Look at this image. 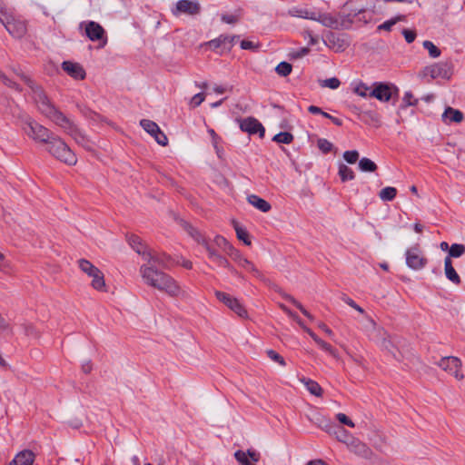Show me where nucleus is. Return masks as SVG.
<instances>
[{
	"label": "nucleus",
	"mask_w": 465,
	"mask_h": 465,
	"mask_svg": "<svg viewBox=\"0 0 465 465\" xmlns=\"http://www.w3.org/2000/svg\"><path fill=\"white\" fill-rule=\"evenodd\" d=\"M215 296L220 302L229 307L239 317L244 319L248 318V312L246 309L236 298L220 291L215 292Z\"/></svg>",
	"instance_id": "obj_11"
},
{
	"label": "nucleus",
	"mask_w": 465,
	"mask_h": 465,
	"mask_svg": "<svg viewBox=\"0 0 465 465\" xmlns=\"http://www.w3.org/2000/svg\"><path fill=\"white\" fill-rule=\"evenodd\" d=\"M140 124L143 128V130L149 134H151L153 137L161 130L156 123L148 119H143L140 122Z\"/></svg>",
	"instance_id": "obj_28"
},
{
	"label": "nucleus",
	"mask_w": 465,
	"mask_h": 465,
	"mask_svg": "<svg viewBox=\"0 0 465 465\" xmlns=\"http://www.w3.org/2000/svg\"><path fill=\"white\" fill-rule=\"evenodd\" d=\"M371 88L363 83H359L353 88V92L361 97L370 96Z\"/></svg>",
	"instance_id": "obj_42"
},
{
	"label": "nucleus",
	"mask_w": 465,
	"mask_h": 465,
	"mask_svg": "<svg viewBox=\"0 0 465 465\" xmlns=\"http://www.w3.org/2000/svg\"><path fill=\"white\" fill-rule=\"evenodd\" d=\"M234 229L237 234V238L240 241H242L246 245H251V241L249 240V234L247 231L240 227L236 223H234Z\"/></svg>",
	"instance_id": "obj_40"
},
{
	"label": "nucleus",
	"mask_w": 465,
	"mask_h": 465,
	"mask_svg": "<svg viewBox=\"0 0 465 465\" xmlns=\"http://www.w3.org/2000/svg\"><path fill=\"white\" fill-rule=\"evenodd\" d=\"M23 129L28 137L42 144H45L54 134L49 129L32 119L25 122Z\"/></svg>",
	"instance_id": "obj_6"
},
{
	"label": "nucleus",
	"mask_w": 465,
	"mask_h": 465,
	"mask_svg": "<svg viewBox=\"0 0 465 465\" xmlns=\"http://www.w3.org/2000/svg\"><path fill=\"white\" fill-rule=\"evenodd\" d=\"M240 128L249 134H258L261 138L264 136L265 129L262 124L253 117H247L240 121Z\"/></svg>",
	"instance_id": "obj_14"
},
{
	"label": "nucleus",
	"mask_w": 465,
	"mask_h": 465,
	"mask_svg": "<svg viewBox=\"0 0 465 465\" xmlns=\"http://www.w3.org/2000/svg\"><path fill=\"white\" fill-rule=\"evenodd\" d=\"M19 76L29 85L34 92V100L38 111L69 134L79 145L87 150L92 149V143L77 125L62 113L47 97L40 86L35 84L27 75L19 74Z\"/></svg>",
	"instance_id": "obj_1"
},
{
	"label": "nucleus",
	"mask_w": 465,
	"mask_h": 465,
	"mask_svg": "<svg viewBox=\"0 0 465 465\" xmlns=\"http://www.w3.org/2000/svg\"><path fill=\"white\" fill-rule=\"evenodd\" d=\"M203 246L208 253V258L214 263H216L220 267H223L226 269H232V266L228 260L219 254L215 248L212 246L207 240H203Z\"/></svg>",
	"instance_id": "obj_16"
},
{
	"label": "nucleus",
	"mask_w": 465,
	"mask_h": 465,
	"mask_svg": "<svg viewBox=\"0 0 465 465\" xmlns=\"http://www.w3.org/2000/svg\"><path fill=\"white\" fill-rule=\"evenodd\" d=\"M45 145L46 151L55 159L68 165L76 164L75 153L60 136L54 134Z\"/></svg>",
	"instance_id": "obj_3"
},
{
	"label": "nucleus",
	"mask_w": 465,
	"mask_h": 465,
	"mask_svg": "<svg viewBox=\"0 0 465 465\" xmlns=\"http://www.w3.org/2000/svg\"><path fill=\"white\" fill-rule=\"evenodd\" d=\"M155 284L153 288L164 292L172 297H177L183 294V291L177 282L164 272L160 275Z\"/></svg>",
	"instance_id": "obj_7"
},
{
	"label": "nucleus",
	"mask_w": 465,
	"mask_h": 465,
	"mask_svg": "<svg viewBox=\"0 0 465 465\" xmlns=\"http://www.w3.org/2000/svg\"><path fill=\"white\" fill-rule=\"evenodd\" d=\"M229 256L232 257V259L237 262L238 264L241 262L242 260H243L245 257L233 246L229 248V251L226 252Z\"/></svg>",
	"instance_id": "obj_48"
},
{
	"label": "nucleus",
	"mask_w": 465,
	"mask_h": 465,
	"mask_svg": "<svg viewBox=\"0 0 465 465\" xmlns=\"http://www.w3.org/2000/svg\"><path fill=\"white\" fill-rule=\"evenodd\" d=\"M313 422L320 429L325 430L326 432H328L330 434H333V430H334L335 426L330 419H327L326 417L322 416V415H318L313 420Z\"/></svg>",
	"instance_id": "obj_25"
},
{
	"label": "nucleus",
	"mask_w": 465,
	"mask_h": 465,
	"mask_svg": "<svg viewBox=\"0 0 465 465\" xmlns=\"http://www.w3.org/2000/svg\"><path fill=\"white\" fill-rule=\"evenodd\" d=\"M24 328H25V332L26 335L33 336L35 338L40 337L39 331L36 330V328L34 325L25 324Z\"/></svg>",
	"instance_id": "obj_58"
},
{
	"label": "nucleus",
	"mask_w": 465,
	"mask_h": 465,
	"mask_svg": "<svg viewBox=\"0 0 465 465\" xmlns=\"http://www.w3.org/2000/svg\"><path fill=\"white\" fill-rule=\"evenodd\" d=\"M234 458L241 465H255L260 460V454L252 450H237L234 453Z\"/></svg>",
	"instance_id": "obj_17"
},
{
	"label": "nucleus",
	"mask_w": 465,
	"mask_h": 465,
	"mask_svg": "<svg viewBox=\"0 0 465 465\" xmlns=\"http://www.w3.org/2000/svg\"><path fill=\"white\" fill-rule=\"evenodd\" d=\"M444 273L446 278L453 284L459 285L461 282L460 277L454 269L452 261L450 257H445L444 259Z\"/></svg>",
	"instance_id": "obj_23"
},
{
	"label": "nucleus",
	"mask_w": 465,
	"mask_h": 465,
	"mask_svg": "<svg viewBox=\"0 0 465 465\" xmlns=\"http://www.w3.org/2000/svg\"><path fill=\"white\" fill-rule=\"evenodd\" d=\"M238 265L241 266L242 268L247 270L248 272H252L258 278H260L262 276L261 272L247 258H244L243 260H242Z\"/></svg>",
	"instance_id": "obj_36"
},
{
	"label": "nucleus",
	"mask_w": 465,
	"mask_h": 465,
	"mask_svg": "<svg viewBox=\"0 0 465 465\" xmlns=\"http://www.w3.org/2000/svg\"><path fill=\"white\" fill-rule=\"evenodd\" d=\"M204 99H205V94L203 93L196 94L190 100L189 105L192 108H195V107L199 106L204 101Z\"/></svg>",
	"instance_id": "obj_53"
},
{
	"label": "nucleus",
	"mask_w": 465,
	"mask_h": 465,
	"mask_svg": "<svg viewBox=\"0 0 465 465\" xmlns=\"http://www.w3.org/2000/svg\"><path fill=\"white\" fill-rule=\"evenodd\" d=\"M283 297L290 301L292 304H294L302 312L303 315L312 320V316L311 315V313L292 296L284 294Z\"/></svg>",
	"instance_id": "obj_44"
},
{
	"label": "nucleus",
	"mask_w": 465,
	"mask_h": 465,
	"mask_svg": "<svg viewBox=\"0 0 465 465\" xmlns=\"http://www.w3.org/2000/svg\"><path fill=\"white\" fill-rule=\"evenodd\" d=\"M439 366L445 371L452 375L457 381H462L464 374L461 371V361L454 356H449L442 358Z\"/></svg>",
	"instance_id": "obj_9"
},
{
	"label": "nucleus",
	"mask_w": 465,
	"mask_h": 465,
	"mask_svg": "<svg viewBox=\"0 0 465 465\" xmlns=\"http://www.w3.org/2000/svg\"><path fill=\"white\" fill-rule=\"evenodd\" d=\"M405 255L406 264L412 270H421L428 262L427 258L422 254V252L418 246L407 249Z\"/></svg>",
	"instance_id": "obj_10"
},
{
	"label": "nucleus",
	"mask_w": 465,
	"mask_h": 465,
	"mask_svg": "<svg viewBox=\"0 0 465 465\" xmlns=\"http://www.w3.org/2000/svg\"><path fill=\"white\" fill-rule=\"evenodd\" d=\"M424 75H429L432 79L449 77V72L446 64H434L424 68Z\"/></svg>",
	"instance_id": "obj_20"
},
{
	"label": "nucleus",
	"mask_w": 465,
	"mask_h": 465,
	"mask_svg": "<svg viewBox=\"0 0 465 465\" xmlns=\"http://www.w3.org/2000/svg\"><path fill=\"white\" fill-rule=\"evenodd\" d=\"M80 27L84 28L86 36L93 42H102V46L107 43V37L105 31L101 25L94 21L83 22L80 24Z\"/></svg>",
	"instance_id": "obj_8"
},
{
	"label": "nucleus",
	"mask_w": 465,
	"mask_h": 465,
	"mask_svg": "<svg viewBox=\"0 0 465 465\" xmlns=\"http://www.w3.org/2000/svg\"><path fill=\"white\" fill-rule=\"evenodd\" d=\"M367 7L361 4V0H351L344 5V12L350 17H356L358 15L365 12Z\"/></svg>",
	"instance_id": "obj_22"
},
{
	"label": "nucleus",
	"mask_w": 465,
	"mask_h": 465,
	"mask_svg": "<svg viewBox=\"0 0 465 465\" xmlns=\"http://www.w3.org/2000/svg\"><path fill=\"white\" fill-rule=\"evenodd\" d=\"M317 145L319 149L324 153H329L332 149V143L323 138L318 140Z\"/></svg>",
	"instance_id": "obj_49"
},
{
	"label": "nucleus",
	"mask_w": 465,
	"mask_h": 465,
	"mask_svg": "<svg viewBox=\"0 0 465 465\" xmlns=\"http://www.w3.org/2000/svg\"><path fill=\"white\" fill-rule=\"evenodd\" d=\"M301 381L304 384V386L310 391L311 394L316 397H321L322 395L323 390L322 389L320 384L315 381L302 378L301 379Z\"/></svg>",
	"instance_id": "obj_26"
},
{
	"label": "nucleus",
	"mask_w": 465,
	"mask_h": 465,
	"mask_svg": "<svg viewBox=\"0 0 465 465\" xmlns=\"http://www.w3.org/2000/svg\"><path fill=\"white\" fill-rule=\"evenodd\" d=\"M319 84L321 87L335 90L340 87L341 81L337 77H331L324 80H320Z\"/></svg>",
	"instance_id": "obj_35"
},
{
	"label": "nucleus",
	"mask_w": 465,
	"mask_h": 465,
	"mask_svg": "<svg viewBox=\"0 0 465 465\" xmlns=\"http://www.w3.org/2000/svg\"><path fill=\"white\" fill-rule=\"evenodd\" d=\"M465 253V246L460 243H453L449 250V255L447 257H450V259L453 258H459L462 256Z\"/></svg>",
	"instance_id": "obj_33"
},
{
	"label": "nucleus",
	"mask_w": 465,
	"mask_h": 465,
	"mask_svg": "<svg viewBox=\"0 0 465 465\" xmlns=\"http://www.w3.org/2000/svg\"><path fill=\"white\" fill-rule=\"evenodd\" d=\"M347 448L351 452L366 460H371L373 456L372 450L365 443L353 438L347 442Z\"/></svg>",
	"instance_id": "obj_15"
},
{
	"label": "nucleus",
	"mask_w": 465,
	"mask_h": 465,
	"mask_svg": "<svg viewBox=\"0 0 465 465\" xmlns=\"http://www.w3.org/2000/svg\"><path fill=\"white\" fill-rule=\"evenodd\" d=\"M201 12V5L196 0H179L175 7L172 10L174 16L182 14L187 15H196Z\"/></svg>",
	"instance_id": "obj_13"
},
{
	"label": "nucleus",
	"mask_w": 465,
	"mask_h": 465,
	"mask_svg": "<svg viewBox=\"0 0 465 465\" xmlns=\"http://www.w3.org/2000/svg\"><path fill=\"white\" fill-rule=\"evenodd\" d=\"M291 15L292 16H298V17H302V18L311 19V20L314 19L313 12H309V11L303 10V9L291 11Z\"/></svg>",
	"instance_id": "obj_46"
},
{
	"label": "nucleus",
	"mask_w": 465,
	"mask_h": 465,
	"mask_svg": "<svg viewBox=\"0 0 465 465\" xmlns=\"http://www.w3.org/2000/svg\"><path fill=\"white\" fill-rule=\"evenodd\" d=\"M331 38L329 41L333 45V47L337 45V51L343 50L348 45L344 40H341L339 37L335 38L334 35H331Z\"/></svg>",
	"instance_id": "obj_57"
},
{
	"label": "nucleus",
	"mask_w": 465,
	"mask_h": 465,
	"mask_svg": "<svg viewBox=\"0 0 465 465\" xmlns=\"http://www.w3.org/2000/svg\"><path fill=\"white\" fill-rule=\"evenodd\" d=\"M407 43H412L415 40L416 33L412 30L404 29L402 32Z\"/></svg>",
	"instance_id": "obj_64"
},
{
	"label": "nucleus",
	"mask_w": 465,
	"mask_h": 465,
	"mask_svg": "<svg viewBox=\"0 0 465 465\" xmlns=\"http://www.w3.org/2000/svg\"><path fill=\"white\" fill-rule=\"evenodd\" d=\"M443 118L450 119L452 122L459 123L462 120V114L453 108L449 107L443 114Z\"/></svg>",
	"instance_id": "obj_32"
},
{
	"label": "nucleus",
	"mask_w": 465,
	"mask_h": 465,
	"mask_svg": "<svg viewBox=\"0 0 465 465\" xmlns=\"http://www.w3.org/2000/svg\"><path fill=\"white\" fill-rule=\"evenodd\" d=\"M404 15H398L391 20H388L378 26V30L391 31V27L399 21L404 20Z\"/></svg>",
	"instance_id": "obj_41"
},
{
	"label": "nucleus",
	"mask_w": 465,
	"mask_h": 465,
	"mask_svg": "<svg viewBox=\"0 0 465 465\" xmlns=\"http://www.w3.org/2000/svg\"><path fill=\"white\" fill-rule=\"evenodd\" d=\"M333 433L336 434V438H337L338 440H340L341 442H344L346 444H347V442L350 441V440H348L350 436H349L348 432L345 430L341 429L338 432L333 430Z\"/></svg>",
	"instance_id": "obj_62"
},
{
	"label": "nucleus",
	"mask_w": 465,
	"mask_h": 465,
	"mask_svg": "<svg viewBox=\"0 0 465 465\" xmlns=\"http://www.w3.org/2000/svg\"><path fill=\"white\" fill-rule=\"evenodd\" d=\"M185 229L186 231L188 232V233L200 244L203 245V240H206L202 234L201 232L193 228L192 225H189L187 224L185 226Z\"/></svg>",
	"instance_id": "obj_43"
},
{
	"label": "nucleus",
	"mask_w": 465,
	"mask_h": 465,
	"mask_svg": "<svg viewBox=\"0 0 465 465\" xmlns=\"http://www.w3.org/2000/svg\"><path fill=\"white\" fill-rule=\"evenodd\" d=\"M316 343L325 351L329 352L333 357L337 358L336 351L326 341L322 339L316 340Z\"/></svg>",
	"instance_id": "obj_52"
},
{
	"label": "nucleus",
	"mask_w": 465,
	"mask_h": 465,
	"mask_svg": "<svg viewBox=\"0 0 465 465\" xmlns=\"http://www.w3.org/2000/svg\"><path fill=\"white\" fill-rule=\"evenodd\" d=\"M292 66L287 62H281L275 68L276 73L281 76H287L292 73Z\"/></svg>",
	"instance_id": "obj_39"
},
{
	"label": "nucleus",
	"mask_w": 465,
	"mask_h": 465,
	"mask_svg": "<svg viewBox=\"0 0 465 465\" xmlns=\"http://www.w3.org/2000/svg\"><path fill=\"white\" fill-rule=\"evenodd\" d=\"M423 47L429 52V54L432 58H437L440 55V50L430 41H424Z\"/></svg>",
	"instance_id": "obj_38"
},
{
	"label": "nucleus",
	"mask_w": 465,
	"mask_h": 465,
	"mask_svg": "<svg viewBox=\"0 0 465 465\" xmlns=\"http://www.w3.org/2000/svg\"><path fill=\"white\" fill-rule=\"evenodd\" d=\"M62 68L73 78L83 80L85 77V71L78 63L65 61L62 64Z\"/></svg>",
	"instance_id": "obj_19"
},
{
	"label": "nucleus",
	"mask_w": 465,
	"mask_h": 465,
	"mask_svg": "<svg viewBox=\"0 0 465 465\" xmlns=\"http://www.w3.org/2000/svg\"><path fill=\"white\" fill-rule=\"evenodd\" d=\"M272 141L278 143L289 144L293 141V135L288 132H281L273 136Z\"/></svg>",
	"instance_id": "obj_34"
},
{
	"label": "nucleus",
	"mask_w": 465,
	"mask_h": 465,
	"mask_svg": "<svg viewBox=\"0 0 465 465\" xmlns=\"http://www.w3.org/2000/svg\"><path fill=\"white\" fill-rule=\"evenodd\" d=\"M339 175L342 182L353 180L355 178L353 171L344 163H341L339 165Z\"/></svg>",
	"instance_id": "obj_31"
},
{
	"label": "nucleus",
	"mask_w": 465,
	"mask_h": 465,
	"mask_svg": "<svg viewBox=\"0 0 465 465\" xmlns=\"http://www.w3.org/2000/svg\"><path fill=\"white\" fill-rule=\"evenodd\" d=\"M206 45H209L212 49H217L223 45H224V39L221 38V36L213 39L207 43H205Z\"/></svg>",
	"instance_id": "obj_61"
},
{
	"label": "nucleus",
	"mask_w": 465,
	"mask_h": 465,
	"mask_svg": "<svg viewBox=\"0 0 465 465\" xmlns=\"http://www.w3.org/2000/svg\"><path fill=\"white\" fill-rule=\"evenodd\" d=\"M336 418L341 423L344 425H347L351 428H353L355 426L354 422L351 419H349L344 413H338L336 415Z\"/></svg>",
	"instance_id": "obj_59"
},
{
	"label": "nucleus",
	"mask_w": 465,
	"mask_h": 465,
	"mask_svg": "<svg viewBox=\"0 0 465 465\" xmlns=\"http://www.w3.org/2000/svg\"><path fill=\"white\" fill-rule=\"evenodd\" d=\"M140 273L143 282L147 285L153 287V285H156L155 282L158 281V278L162 275L163 272L154 269L153 265H143L140 268Z\"/></svg>",
	"instance_id": "obj_18"
},
{
	"label": "nucleus",
	"mask_w": 465,
	"mask_h": 465,
	"mask_svg": "<svg viewBox=\"0 0 465 465\" xmlns=\"http://www.w3.org/2000/svg\"><path fill=\"white\" fill-rule=\"evenodd\" d=\"M0 22L8 33L15 38H21L26 33L25 23L15 18L6 8H0Z\"/></svg>",
	"instance_id": "obj_5"
},
{
	"label": "nucleus",
	"mask_w": 465,
	"mask_h": 465,
	"mask_svg": "<svg viewBox=\"0 0 465 465\" xmlns=\"http://www.w3.org/2000/svg\"><path fill=\"white\" fill-rule=\"evenodd\" d=\"M153 138L160 145L165 146L168 143V139L166 135L162 132V130H160L159 133L153 136Z\"/></svg>",
	"instance_id": "obj_63"
},
{
	"label": "nucleus",
	"mask_w": 465,
	"mask_h": 465,
	"mask_svg": "<svg viewBox=\"0 0 465 465\" xmlns=\"http://www.w3.org/2000/svg\"><path fill=\"white\" fill-rule=\"evenodd\" d=\"M208 133L210 134V135L212 137L213 145L214 149L216 150L217 154L219 156H221L220 155L221 150H220V148L218 146V143H219L221 138L217 135V134L214 132L213 129H209Z\"/></svg>",
	"instance_id": "obj_55"
},
{
	"label": "nucleus",
	"mask_w": 465,
	"mask_h": 465,
	"mask_svg": "<svg viewBox=\"0 0 465 465\" xmlns=\"http://www.w3.org/2000/svg\"><path fill=\"white\" fill-rule=\"evenodd\" d=\"M35 454L30 450H24L17 453L9 465H33Z\"/></svg>",
	"instance_id": "obj_21"
},
{
	"label": "nucleus",
	"mask_w": 465,
	"mask_h": 465,
	"mask_svg": "<svg viewBox=\"0 0 465 465\" xmlns=\"http://www.w3.org/2000/svg\"><path fill=\"white\" fill-rule=\"evenodd\" d=\"M247 202L262 213H268L272 209L271 204L267 201L255 194L249 195Z\"/></svg>",
	"instance_id": "obj_24"
},
{
	"label": "nucleus",
	"mask_w": 465,
	"mask_h": 465,
	"mask_svg": "<svg viewBox=\"0 0 465 465\" xmlns=\"http://www.w3.org/2000/svg\"><path fill=\"white\" fill-rule=\"evenodd\" d=\"M403 101V106H411L415 105L417 104V99L414 98L413 94L411 92H406L404 94V96L402 98Z\"/></svg>",
	"instance_id": "obj_54"
},
{
	"label": "nucleus",
	"mask_w": 465,
	"mask_h": 465,
	"mask_svg": "<svg viewBox=\"0 0 465 465\" xmlns=\"http://www.w3.org/2000/svg\"><path fill=\"white\" fill-rule=\"evenodd\" d=\"M168 261H169V256H167L164 253L160 254V253L156 252L154 264H159L161 266L167 267Z\"/></svg>",
	"instance_id": "obj_56"
},
{
	"label": "nucleus",
	"mask_w": 465,
	"mask_h": 465,
	"mask_svg": "<svg viewBox=\"0 0 465 465\" xmlns=\"http://www.w3.org/2000/svg\"><path fill=\"white\" fill-rule=\"evenodd\" d=\"M314 21H317L327 27H336L337 20L329 14H316L314 13Z\"/></svg>",
	"instance_id": "obj_27"
},
{
	"label": "nucleus",
	"mask_w": 465,
	"mask_h": 465,
	"mask_svg": "<svg viewBox=\"0 0 465 465\" xmlns=\"http://www.w3.org/2000/svg\"><path fill=\"white\" fill-rule=\"evenodd\" d=\"M397 195V189L395 187L388 186L381 189L379 196L382 201H392Z\"/></svg>",
	"instance_id": "obj_30"
},
{
	"label": "nucleus",
	"mask_w": 465,
	"mask_h": 465,
	"mask_svg": "<svg viewBox=\"0 0 465 465\" xmlns=\"http://www.w3.org/2000/svg\"><path fill=\"white\" fill-rule=\"evenodd\" d=\"M359 168L361 172H375L377 164L369 158L363 157L359 161Z\"/></svg>",
	"instance_id": "obj_29"
},
{
	"label": "nucleus",
	"mask_w": 465,
	"mask_h": 465,
	"mask_svg": "<svg viewBox=\"0 0 465 465\" xmlns=\"http://www.w3.org/2000/svg\"><path fill=\"white\" fill-rule=\"evenodd\" d=\"M79 269L91 279V287L101 292H107V285L104 272L86 259H80L77 262Z\"/></svg>",
	"instance_id": "obj_4"
},
{
	"label": "nucleus",
	"mask_w": 465,
	"mask_h": 465,
	"mask_svg": "<svg viewBox=\"0 0 465 465\" xmlns=\"http://www.w3.org/2000/svg\"><path fill=\"white\" fill-rule=\"evenodd\" d=\"M365 320L364 329L371 341L375 342L381 350L388 351L395 357V344L387 331L383 327L379 326L371 316L365 315Z\"/></svg>",
	"instance_id": "obj_2"
},
{
	"label": "nucleus",
	"mask_w": 465,
	"mask_h": 465,
	"mask_svg": "<svg viewBox=\"0 0 465 465\" xmlns=\"http://www.w3.org/2000/svg\"><path fill=\"white\" fill-rule=\"evenodd\" d=\"M213 243L223 250L225 253L229 251L232 245L222 235H216L213 239Z\"/></svg>",
	"instance_id": "obj_37"
},
{
	"label": "nucleus",
	"mask_w": 465,
	"mask_h": 465,
	"mask_svg": "<svg viewBox=\"0 0 465 465\" xmlns=\"http://www.w3.org/2000/svg\"><path fill=\"white\" fill-rule=\"evenodd\" d=\"M343 158L348 163L353 164L359 159V153L356 150L346 151L343 153Z\"/></svg>",
	"instance_id": "obj_45"
},
{
	"label": "nucleus",
	"mask_w": 465,
	"mask_h": 465,
	"mask_svg": "<svg viewBox=\"0 0 465 465\" xmlns=\"http://www.w3.org/2000/svg\"><path fill=\"white\" fill-rule=\"evenodd\" d=\"M399 89L385 83H375L374 88L370 92V96L381 102H388L392 95L398 94Z\"/></svg>",
	"instance_id": "obj_12"
},
{
	"label": "nucleus",
	"mask_w": 465,
	"mask_h": 465,
	"mask_svg": "<svg viewBox=\"0 0 465 465\" xmlns=\"http://www.w3.org/2000/svg\"><path fill=\"white\" fill-rule=\"evenodd\" d=\"M267 355L272 361L278 362L280 365H282V366L286 365L284 359L275 351L268 350Z\"/></svg>",
	"instance_id": "obj_50"
},
{
	"label": "nucleus",
	"mask_w": 465,
	"mask_h": 465,
	"mask_svg": "<svg viewBox=\"0 0 465 465\" xmlns=\"http://www.w3.org/2000/svg\"><path fill=\"white\" fill-rule=\"evenodd\" d=\"M10 269V262L5 255L0 252V271L6 272Z\"/></svg>",
	"instance_id": "obj_60"
},
{
	"label": "nucleus",
	"mask_w": 465,
	"mask_h": 465,
	"mask_svg": "<svg viewBox=\"0 0 465 465\" xmlns=\"http://www.w3.org/2000/svg\"><path fill=\"white\" fill-rule=\"evenodd\" d=\"M12 333V328L8 321L0 314V335Z\"/></svg>",
	"instance_id": "obj_47"
},
{
	"label": "nucleus",
	"mask_w": 465,
	"mask_h": 465,
	"mask_svg": "<svg viewBox=\"0 0 465 465\" xmlns=\"http://www.w3.org/2000/svg\"><path fill=\"white\" fill-rule=\"evenodd\" d=\"M0 81L6 86L12 88V89H15L16 91H21L19 85L12 81L11 79H9L4 73H2L0 74Z\"/></svg>",
	"instance_id": "obj_51"
}]
</instances>
